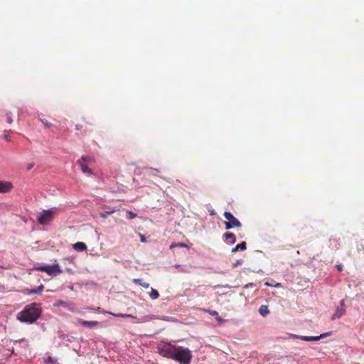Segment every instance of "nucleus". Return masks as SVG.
<instances>
[{
  "instance_id": "nucleus-30",
  "label": "nucleus",
  "mask_w": 364,
  "mask_h": 364,
  "mask_svg": "<svg viewBox=\"0 0 364 364\" xmlns=\"http://www.w3.org/2000/svg\"><path fill=\"white\" fill-rule=\"evenodd\" d=\"M176 246H177L176 244H172V245H171L170 248L172 249Z\"/></svg>"
},
{
  "instance_id": "nucleus-16",
  "label": "nucleus",
  "mask_w": 364,
  "mask_h": 364,
  "mask_svg": "<svg viewBox=\"0 0 364 364\" xmlns=\"http://www.w3.org/2000/svg\"><path fill=\"white\" fill-rule=\"evenodd\" d=\"M205 312L208 313L210 315L214 316L215 319L218 321H221L222 318L220 317L218 311L214 310H206Z\"/></svg>"
},
{
  "instance_id": "nucleus-2",
  "label": "nucleus",
  "mask_w": 364,
  "mask_h": 364,
  "mask_svg": "<svg viewBox=\"0 0 364 364\" xmlns=\"http://www.w3.org/2000/svg\"><path fill=\"white\" fill-rule=\"evenodd\" d=\"M41 314V309L37 303L26 305L24 309L17 314V319L21 322L32 323L35 322Z\"/></svg>"
},
{
  "instance_id": "nucleus-14",
  "label": "nucleus",
  "mask_w": 364,
  "mask_h": 364,
  "mask_svg": "<svg viewBox=\"0 0 364 364\" xmlns=\"http://www.w3.org/2000/svg\"><path fill=\"white\" fill-rule=\"evenodd\" d=\"M133 282L143 287L145 289H148L149 287V284L148 282H145L142 279H134Z\"/></svg>"
},
{
  "instance_id": "nucleus-32",
  "label": "nucleus",
  "mask_w": 364,
  "mask_h": 364,
  "mask_svg": "<svg viewBox=\"0 0 364 364\" xmlns=\"http://www.w3.org/2000/svg\"><path fill=\"white\" fill-rule=\"evenodd\" d=\"M5 132H6V133H12V131L10 129L9 131H5Z\"/></svg>"
},
{
  "instance_id": "nucleus-8",
  "label": "nucleus",
  "mask_w": 364,
  "mask_h": 364,
  "mask_svg": "<svg viewBox=\"0 0 364 364\" xmlns=\"http://www.w3.org/2000/svg\"><path fill=\"white\" fill-rule=\"evenodd\" d=\"M331 334H332L331 332H327V333H324L321 334L320 336H301L300 339L302 341H317L321 339L327 338V337L330 336Z\"/></svg>"
},
{
  "instance_id": "nucleus-20",
  "label": "nucleus",
  "mask_w": 364,
  "mask_h": 364,
  "mask_svg": "<svg viewBox=\"0 0 364 364\" xmlns=\"http://www.w3.org/2000/svg\"><path fill=\"white\" fill-rule=\"evenodd\" d=\"M55 306H68V304L67 302L65 301H58L55 302V304H54Z\"/></svg>"
},
{
  "instance_id": "nucleus-12",
  "label": "nucleus",
  "mask_w": 364,
  "mask_h": 364,
  "mask_svg": "<svg viewBox=\"0 0 364 364\" xmlns=\"http://www.w3.org/2000/svg\"><path fill=\"white\" fill-rule=\"evenodd\" d=\"M259 313L262 316L265 317L267 315L269 314L268 306L267 305L260 306V307L259 308Z\"/></svg>"
},
{
  "instance_id": "nucleus-28",
  "label": "nucleus",
  "mask_w": 364,
  "mask_h": 364,
  "mask_svg": "<svg viewBox=\"0 0 364 364\" xmlns=\"http://www.w3.org/2000/svg\"><path fill=\"white\" fill-rule=\"evenodd\" d=\"M119 316H123V317H124H124H131V316H131V315H129V314H124H124H119Z\"/></svg>"
},
{
  "instance_id": "nucleus-27",
  "label": "nucleus",
  "mask_w": 364,
  "mask_h": 364,
  "mask_svg": "<svg viewBox=\"0 0 364 364\" xmlns=\"http://www.w3.org/2000/svg\"><path fill=\"white\" fill-rule=\"evenodd\" d=\"M4 139H5L6 141H9V140H10V138H9V135H8V134H4Z\"/></svg>"
},
{
  "instance_id": "nucleus-29",
  "label": "nucleus",
  "mask_w": 364,
  "mask_h": 364,
  "mask_svg": "<svg viewBox=\"0 0 364 364\" xmlns=\"http://www.w3.org/2000/svg\"><path fill=\"white\" fill-rule=\"evenodd\" d=\"M176 245L180 246V247H186V245H185L184 243H178V244H176Z\"/></svg>"
},
{
  "instance_id": "nucleus-10",
  "label": "nucleus",
  "mask_w": 364,
  "mask_h": 364,
  "mask_svg": "<svg viewBox=\"0 0 364 364\" xmlns=\"http://www.w3.org/2000/svg\"><path fill=\"white\" fill-rule=\"evenodd\" d=\"M223 238L230 244H234L236 241L235 235L232 232L225 233L223 235Z\"/></svg>"
},
{
  "instance_id": "nucleus-5",
  "label": "nucleus",
  "mask_w": 364,
  "mask_h": 364,
  "mask_svg": "<svg viewBox=\"0 0 364 364\" xmlns=\"http://www.w3.org/2000/svg\"><path fill=\"white\" fill-rule=\"evenodd\" d=\"M53 211L52 210H43L38 216L37 220L41 225H46L53 218Z\"/></svg>"
},
{
  "instance_id": "nucleus-25",
  "label": "nucleus",
  "mask_w": 364,
  "mask_h": 364,
  "mask_svg": "<svg viewBox=\"0 0 364 364\" xmlns=\"http://www.w3.org/2000/svg\"><path fill=\"white\" fill-rule=\"evenodd\" d=\"M242 260H241V259H240V260H237V261L236 262V263H235V264H232V266H233V267H236L237 265L242 264Z\"/></svg>"
},
{
  "instance_id": "nucleus-3",
  "label": "nucleus",
  "mask_w": 364,
  "mask_h": 364,
  "mask_svg": "<svg viewBox=\"0 0 364 364\" xmlns=\"http://www.w3.org/2000/svg\"><path fill=\"white\" fill-rule=\"evenodd\" d=\"M34 269L46 272L50 276H56L63 272L58 263H55L53 265L35 266Z\"/></svg>"
},
{
  "instance_id": "nucleus-18",
  "label": "nucleus",
  "mask_w": 364,
  "mask_h": 364,
  "mask_svg": "<svg viewBox=\"0 0 364 364\" xmlns=\"http://www.w3.org/2000/svg\"><path fill=\"white\" fill-rule=\"evenodd\" d=\"M114 210L109 208L108 210L100 213V215L102 218H106L108 215H111L112 213H114Z\"/></svg>"
},
{
  "instance_id": "nucleus-36",
  "label": "nucleus",
  "mask_w": 364,
  "mask_h": 364,
  "mask_svg": "<svg viewBox=\"0 0 364 364\" xmlns=\"http://www.w3.org/2000/svg\"><path fill=\"white\" fill-rule=\"evenodd\" d=\"M95 323H96L95 322L92 321V326H93Z\"/></svg>"
},
{
  "instance_id": "nucleus-22",
  "label": "nucleus",
  "mask_w": 364,
  "mask_h": 364,
  "mask_svg": "<svg viewBox=\"0 0 364 364\" xmlns=\"http://www.w3.org/2000/svg\"><path fill=\"white\" fill-rule=\"evenodd\" d=\"M41 121L46 127L49 128L51 127V123H50L48 120L45 119H41Z\"/></svg>"
},
{
  "instance_id": "nucleus-15",
  "label": "nucleus",
  "mask_w": 364,
  "mask_h": 364,
  "mask_svg": "<svg viewBox=\"0 0 364 364\" xmlns=\"http://www.w3.org/2000/svg\"><path fill=\"white\" fill-rule=\"evenodd\" d=\"M43 288H44V286L43 284H41L36 289H33L28 290V294H41Z\"/></svg>"
},
{
  "instance_id": "nucleus-4",
  "label": "nucleus",
  "mask_w": 364,
  "mask_h": 364,
  "mask_svg": "<svg viewBox=\"0 0 364 364\" xmlns=\"http://www.w3.org/2000/svg\"><path fill=\"white\" fill-rule=\"evenodd\" d=\"M224 217L228 220V221L224 223L226 230H230L235 227L240 228L242 226L241 223L230 212H225Z\"/></svg>"
},
{
  "instance_id": "nucleus-21",
  "label": "nucleus",
  "mask_w": 364,
  "mask_h": 364,
  "mask_svg": "<svg viewBox=\"0 0 364 364\" xmlns=\"http://www.w3.org/2000/svg\"><path fill=\"white\" fill-rule=\"evenodd\" d=\"M127 214L128 218H129V219H134L137 216V215L136 213H134L130 210H127Z\"/></svg>"
},
{
  "instance_id": "nucleus-34",
  "label": "nucleus",
  "mask_w": 364,
  "mask_h": 364,
  "mask_svg": "<svg viewBox=\"0 0 364 364\" xmlns=\"http://www.w3.org/2000/svg\"><path fill=\"white\" fill-rule=\"evenodd\" d=\"M338 270L341 271L342 270V267H338Z\"/></svg>"
},
{
  "instance_id": "nucleus-11",
  "label": "nucleus",
  "mask_w": 364,
  "mask_h": 364,
  "mask_svg": "<svg viewBox=\"0 0 364 364\" xmlns=\"http://www.w3.org/2000/svg\"><path fill=\"white\" fill-rule=\"evenodd\" d=\"M86 245L84 242H77L73 245V248L78 252H82L86 250Z\"/></svg>"
},
{
  "instance_id": "nucleus-31",
  "label": "nucleus",
  "mask_w": 364,
  "mask_h": 364,
  "mask_svg": "<svg viewBox=\"0 0 364 364\" xmlns=\"http://www.w3.org/2000/svg\"><path fill=\"white\" fill-rule=\"evenodd\" d=\"M51 362H52L51 358H48L47 363H51Z\"/></svg>"
},
{
  "instance_id": "nucleus-9",
  "label": "nucleus",
  "mask_w": 364,
  "mask_h": 364,
  "mask_svg": "<svg viewBox=\"0 0 364 364\" xmlns=\"http://www.w3.org/2000/svg\"><path fill=\"white\" fill-rule=\"evenodd\" d=\"M13 188L11 182L0 181V193H5L9 192Z\"/></svg>"
},
{
  "instance_id": "nucleus-33",
  "label": "nucleus",
  "mask_w": 364,
  "mask_h": 364,
  "mask_svg": "<svg viewBox=\"0 0 364 364\" xmlns=\"http://www.w3.org/2000/svg\"><path fill=\"white\" fill-rule=\"evenodd\" d=\"M33 167V165H29L28 169H31Z\"/></svg>"
},
{
  "instance_id": "nucleus-19",
  "label": "nucleus",
  "mask_w": 364,
  "mask_h": 364,
  "mask_svg": "<svg viewBox=\"0 0 364 364\" xmlns=\"http://www.w3.org/2000/svg\"><path fill=\"white\" fill-rule=\"evenodd\" d=\"M5 119L7 123H9L10 124H12L13 119H12V113L11 112H9L5 114Z\"/></svg>"
},
{
  "instance_id": "nucleus-1",
  "label": "nucleus",
  "mask_w": 364,
  "mask_h": 364,
  "mask_svg": "<svg viewBox=\"0 0 364 364\" xmlns=\"http://www.w3.org/2000/svg\"><path fill=\"white\" fill-rule=\"evenodd\" d=\"M158 352L163 357L173 359L180 364H189L192 358L191 351L188 348L173 346L169 343L160 344Z\"/></svg>"
},
{
  "instance_id": "nucleus-26",
  "label": "nucleus",
  "mask_w": 364,
  "mask_h": 364,
  "mask_svg": "<svg viewBox=\"0 0 364 364\" xmlns=\"http://www.w3.org/2000/svg\"><path fill=\"white\" fill-rule=\"evenodd\" d=\"M140 237H141V242H145L146 241V239H145V237L142 235H140Z\"/></svg>"
},
{
  "instance_id": "nucleus-17",
  "label": "nucleus",
  "mask_w": 364,
  "mask_h": 364,
  "mask_svg": "<svg viewBox=\"0 0 364 364\" xmlns=\"http://www.w3.org/2000/svg\"><path fill=\"white\" fill-rule=\"evenodd\" d=\"M149 296L151 299H156L159 297V293L157 290L151 288V292L149 294Z\"/></svg>"
},
{
  "instance_id": "nucleus-6",
  "label": "nucleus",
  "mask_w": 364,
  "mask_h": 364,
  "mask_svg": "<svg viewBox=\"0 0 364 364\" xmlns=\"http://www.w3.org/2000/svg\"><path fill=\"white\" fill-rule=\"evenodd\" d=\"M345 301L343 299L341 301L340 306L336 307L334 314L331 316V320L333 321L341 318L345 314Z\"/></svg>"
},
{
  "instance_id": "nucleus-13",
  "label": "nucleus",
  "mask_w": 364,
  "mask_h": 364,
  "mask_svg": "<svg viewBox=\"0 0 364 364\" xmlns=\"http://www.w3.org/2000/svg\"><path fill=\"white\" fill-rule=\"evenodd\" d=\"M247 248V245L245 242H242L241 243L237 245L232 250V252H235L239 250L243 251Z\"/></svg>"
},
{
  "instance_id": "nucleus-23",
  "label": "nucleus",
  "mask_w": 364,
  "mask_h": 364,
  "mask_svg": "<svg viewBox=\"0 0 364 364\" xmlns=\"http://www.w3.org/2000/svg\"><path fill=\"white\" fill-rule=\"evenodd\" d=\"M80 323H82L85 326H91V321H79Z\"/></svg>"
},
{
  "instance_id": "nucleus-35",
  "label": "nucleus",
  "mask_w": 364,
  "mask_h": 364,
  "mask_svg": "<svg viewBox=\"0 0 364 364\" xmlns=\"http://www.w3.org/2000/svg\"><path fill=\"white\" fill-rule=\"evenodd\" d=\"M76 129H80L79 125H76Z\"/></svg>"
},
{
  "instance_id": "nucleus-24",
  "label": "nucleus",
  "mask_w": 364,
  "mask_h": 364,
  "mask_svg": "<svg viewBox=\"0 0 364 364\" xmlns=\"http://www.w3.org/2000/svg\"><path fill=\"white\" fill-rule=\"evenodd\" d=\"M291 336V338H299V339H300V337H301V336L295 335V334H291V336Z\"/></svg>"
},
{
  "instance_id": "nucleus-7",
  "label": "nucleus",
  "mask_w": 364,
  "mask_h": 364,
  "mask_svg": "<svg viewBox=\"0 0 364 364\" xmlns=\"http://www.w3.org/2000/svg\"><path fill=\"white\" fill-rule=\"evenodd\" d=\"M90 162V157L82 156L80 159L78 160L77 163L80 165L81 170L83 173H90V169L88 167Z\"/></svg>"
}]
</instances>
